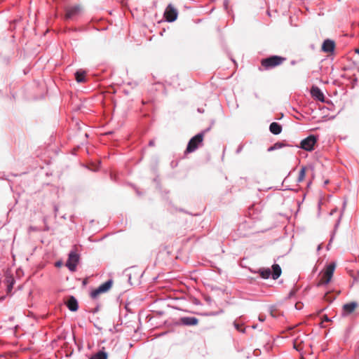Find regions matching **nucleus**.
Instances as JSON below:
<instances>
[{"mask_svg":"<svg viewBox=\"0 0 359 359\" xmlns=\"http://www.w3.org/2000/svg\"><path fill=\"white\" fill-rule=\"evenodd\" d=\"M179 321L180 324L187 326L196 325L199 322L198 319L195 317H182Z\"/></svg>","mask_w":359,"mask_h":359,"instance_id":"obj_12","label":"nucleus"},{"mask_svg":"<svg viewBox=\"0 0 359 359\" xmlns=\"http://www.w3.org/2000/svg\"><path fill=\"white\" fill-rule=\"evenodd\" d=\"M104 342H105V340H102V341H100V343H104Z\"/></svg>","mask_w":359,"mask_h":359,"instance_id":"obj_30","label":"nucleus"},{"mask_svg":"<svg viewBox=\"0 0 359 359\" xmlns=\"http://www.w3.org/2000/svg\"><path fill=\"white\" fill-rule=\"evenodd\" d=\"M252 354L255 355V356H259L261 354V350L259 349V348H257V349H255L252 352Z\"/></svg>","mask_w":359,"mask_h":359,"instance_id":"obj_24","label":"nucleus"},{"mask_svg":"<svg viewBox=\"0 0 359 359\" xmlns=\"http://www.w3.org/2000/svg\"><path fill=\"white\" fill-rule=\"evenodd\" d=\"M90 359H108V353L105 351L104 347H102L96 353L91 355Z\"/></svg>","mask_w":359,"mask_h":359,"instance_id":"obj_16","label":"nucleus"},{"mask_svg":"<svg viewBox=\"0 0 359 359\" xmlns=\"http://www.w3.org/2000/svg\"><path fill=\"white\" fill-rule=\"evenodd\" d=\"M285 61H286V58L284 57L272 55L262 59L261 60V65L264 69L269 70L281 65Z\"/></svg>","mask_w":359,"mask_h":359,"instance_id":"obj_1","label":"nucleus"},{"mask_svg":"<svg viewBox=\"0 0 359 359\" xmlns=\"http://www.w3.org/2000/svg\"><path fill=\"white\" fill-rule=\"evenodd\" d=\"M335 264L332 263L327 266L325 271L322 273L320 281L318 283V286L327 284L332 279Z\"/></svg>","mask_w":359,"mask_h":359,"instance_id":"obj_4","label":"nucleus"},{"mask_svg":"<svg viewBox=\"0 0 359 359\" xmlns=\"http://www.w3.org/2000/svg\"><path fill=\"white\" fill-rule=\"evenodd\" d=\"M311 95L320 102L325 101L323 93L321 92L319 88L313 86L311 89Z\"/></svg>","mask_w":359,"mask_h":359,"instance_id":"obj_13","label":"nucleus"},{"mask_svg":"<svg viewBox=\"0 0 359 359\" xmlns=\"http://www.w3.org/2000/svg\"><path fill=\"white\" fill-rule=\"evenodd\" d=\"M355 351L356 355L359 358V341L357 342V344L355 345Z\"/></svg>","mask_w":359,"mask_h":359,"instance_id":"obj_26","label":"nucleus"},{"mask_svg":"<svg viewBox=\"0 0 359 359\" xmlns=\"http://www.w3.org/2000/svg\"><path fill=\"white\" fill-rule=\"evenodd\" d=\"M270 132L274 135H278L282 131V126L276 122H273L269 126Z\"/></svg>","mask_w":359,"mask_h":359,"instance_id":"obj_18","label":"nucleus"},{"mask_svg":"<svg viewBox=\"0 0 359 359\" xmlns=\"http://www.w3.org/2000/svg\"><path fill=\"white\" fill-rule=\"evenodd\" d=\"M80 8L78 6H75L71 8H69L66 10L65 18L71 19L72 17L76 15L79 12Z\"/></svg>","mask_w":359,"mask_h":359,"instance_id":"obj_15","label":"nucleus"},{"mask_svg":"<svg viewBox=\"0 0 359 359\" xmlns=\"http://www.w3.org/2000/svg\"><path fill=\"white\" fill-rule=\"evenodd\" d=\"M272 269L273 272L271 273V271L269 268H261L259 269L258 273H259L260 276L262 278L267 279L270 277V276H272L273 279L276 280L278 279L282 273L280 266L277 264H273L272 265Z\"/></svg>","mask_w":359,"mask_h":359,"instance_id":"obj_2","label":"nucleus"},{"mask_svg":"<svg viewBox=\"0 0 359 359\" xmlns=\"http://www.w3.org/2000/svg\"><path fill=\"white\" fill-rule=\"evenodd\" d=\"M358 307V304L355 302H351L345 304L342 306V314L344 316L350 315L352 313H353Z\"/></svg>","mask_w":359,"mask_h":359,"instance_id":"obj_10","label":"nucleus"},{"mask_svg":"<svg viewBox=\"0 0 359 359\" xmlns=\"http://www.w3.org/2000/svg\"><path fill=\"white\" fill-rule=\"evenodd\" d=\"M316 142V137L314 135H310L301 142V148L306 151H312L314 149V145Z\"/></svg>","mask_w":359,"mask_h":359,"instance_id":"obj_6","label":"nucleus"},{"mask_svg":"<svg viewBox=\"0 0 359 359\" xmlns=\"http://www.w3.org/2000/svg\"><path fill=\"white\" fill-rule=\"evenodd\" d=\"M235 326L238 330L240 331L241 333H247L246 328L243 327V325H239L238 324H235Z\"/></svg>","mask_w":359,"mask_h":359,"instance_id":"obj_22","label":"nucleus"},{"mask_svg":"<svg viewBox=\"0 0 359 359\" xmlns=\"http://www.w3.org/2000/svg\"><path fill=\"white\" fill-rule=\"evenodd\" d=\"M292 344L293 348L299 352H301L306 346H309L311 348H312L313 347L311 344L305 343L304 341L302 340V338L299 337L294 338Z\"/></svg>","mask_w":359,"mask_h":359,"instance_id":"obj_9","label":"nucleus"},{"mask_svg":"<svg viewBox=\"0 0 359 359\" xmlns=\"http://www.w3.org/2000/svg\"><path fill=\"white\" fill-rule=\"evenodd\" d=\"M259 320H261V321H264V318H262V316H259Z\"/></svg>","mask_w":359,"mask_h":359,"instance_id":"obj_28","label":"nucleus"},{"mask_svg":"<svg viewBox=\"0 0 359 359\" xmlns=\"http://www.w3.org/2000/svg\"><path fill=\"white\" fill-rule=\"evenodd\" d=\"M335 48V43L334 41L330 39H326L324 41L322 45V50L325 53H332Z\"/></svg>","mask_w":359,"mask_h":359,"instance_id":"obj_11","label":"nucleus"},{"mask_svg":"<svg viewBox=\"0 0 359 359\" xmlns=\"http://www.w3.org/2000/svg\"><path fill=\"white\" fill-rule=\"evenodd\" d=\"M294 329H295V327H290V329H289L290 330H293V332H290V334L294 335V334H297L299 332L298 330H296Z\"/></svg>","mask_w":359,"mask_h":359,"instance_id":"obj_27","label":"nucleus"},{"mask_svg":"<svg viewBox=\"0 0 359 359\" xmlns=\"http://www.w3.org/2000/svg\"><path fill=\"white\" fill-rule=\"evenodd\" d=\"M204 139V133H201L193 137L189 142L186 152L191 153L196 150L202 144Z\"/></svg>","mask_w":359,"mask_h":359,"instance_id":"obj_3","label":"nucleus"},{"mask_svg":"<svg viewBox=\"0 0 359 359\" xmlns=\"http://www.w3.org/2000/svg\"><path fill=\"white\" fill-rule=\"evenodd\" d=\"M302 307H303V304H302V302H297V303L295 304V308H296V309H297V310H300V309H302Z\"/></svg>","mask_w":359,"mask_h":359,"instance_id":"obj_25","label":"nucleus"},{"mask_svg":"<svg viewBox=\"0 0 359 359\" xmlns=\"http://www.w3.org/2000/svg\"><path fill=\"white\" fill-rule=\"evenodd\" d=\"M74 343L77 348V351L80 352L83 348V342L81 341L82 338H69Z\"/></svg>","mask_w":359,"mask_h":359,"instance_id":"obj_20","label":"nucleus"},{"mask_svg":"<svg viewBox=\"0 0 359 359\" xmlns=\"http://www.w3.org/2000/svg\"><path fill=\"white\" fill-rule=\"evenodd\" d=\"M306 167L302 166L300 168L299 172V175L297 179V182L300 183L304 180L305 176H306Z\"/></svg>","mask_w":359,"mask_h":359,"instance_id":"obj_19","label":"nucleus"},{"mask_svg":"<svg viewBox=\"0 0 359 359\" xmlns=\"http://www.w3.org/2000/svg\"><path fill=\"white\" fill-rule=\"evenodd\" d=\"M75 79L78 83L86 82V72L82 69H79L75 72Z\"/></svg>","mask_w":359,"mask_h":359,"instance_id":"obj_17","label":"nucleus"},{"mask_svg":"<svg viewBox=\"0 0 359 359\" xmlns=\"http://www.w3.org/2000/svg\"><path fill=\"white\" fill-rule=\"evenodd\" d=\"M112 285V281L108 280L100 285L97 289L90 293V297L93 299L97 298L101 293L107 292Z\"/></svg>","mask_w":359,"mask_h":359,"instance_id":"obj_7","label":"nucleus"},{"mask_svg":"<svg viewBox=\"0 0 359 359\" xmlns=\"http://www.w3.org/2000/svg\"><path fill=\"white\" fill-rule=\"evenodd\" d=\"M270 313L271 316L273 318H276L280 315V312L276 309H271Z\"/></svg>","mask_w":359,"mask_h":359,"instance_id":"obj_21","label":"nucleus"},{"mask_svg":"<svg viewBox=\"0 0 359 359\" xmlns=\"http://www.w3.org/2000/svg\"><path fill=\"white\" fill-rule=\"evenodd\" d=\"M177 11L172 4H169L165 8L164 17L168 22H173L177 18Z\"/></svg>","mask_w":359,"mask_h":359,"instance_id":"obj_8","label":"nucleus"},{"mask_svg":"<svg viewBox=\"0 0 359 359\" xmlns=\"http://www.w3.org/2000/svg\"><path fill=\"white\" fill-rule=\"evenodd\" d=\"M324 298L326 301H328L330 302L334 299V298H331L330 294L329 292H327L325 294Z\"/></svg>","mask_w":359,"mask_h":359,"instance_id":"obj_23","label":"nucleus"},{"mask_svg":"<svg viewBox=\"0 0 359 359\" xmlns=\"http://www.w3.org/2000/svg\"><path fill=\"white\" fill-rule=\"evenodd\" d=\"M79 261V254L72 250L69 254L68 259L66 262V266L71 271H75L76 269L77 264Z\"/></svg>","mask_w":359,"mask_h":359,"instance_id":"obj_5","label":"nucleus"},{"mask_svg":"<svg viewBox=\"0 0 359 359\" xmlns=\"http://www.w3.org/2000/svg\"><path fill=\"white\" fill-rule=\"evenodd\" d=\"M67 306L72 311H76L78 310V302L74 296H70L66 302Z\"/></svg>","mask_w":359,"mask_h":359,"instance_id":"obj_14","label":"nucleus"},{"mask_svg":"<svg viewBox=\"0 0 359 359\" xmlns=\"http://www.w3.org/2000/svg\"><path fill=\"white\" fill-rule=\"evenodd\" d=\"M355 52H356L358 54H359V49H356V50H355Z\"/></svg>","mask_w":359,"mask_h":359,"instance_id":"obj_29","label":"nucleus"}]
</instances>
